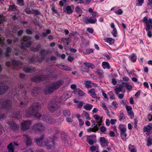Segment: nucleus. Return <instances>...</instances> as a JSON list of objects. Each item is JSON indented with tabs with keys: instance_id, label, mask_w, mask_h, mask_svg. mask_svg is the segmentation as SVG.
Returning a JSON list of instances; mask_svg holds the SVG:
<instances>
[{
	"instance_id": "3",
	"label": "nucleus",
	"mask_w": 152,
	"mask_h": 152,
	"mask_svg": "<svg viewBox=\"0 0 152 152\" xmlns=\"http://www.w3.org/2000/svg\"><path fill=\"white\" fill-rule=\"evenodd\" d=\"M63 83L64 82L63 81L60 80L47 86L44 90V92L45 94V95H48L51 94L54 90H56L61 86L63 84Z\"/></svg>"
},
{
	"instance_id": "23",
	"label": "nucleus",
	"mask_w": 152,
	"mask_h": 152,
	"mask_svg": "<svg viewBox=\"0 0 152 152\" xmlns=\"http://www.w3.org/2000/svg\"><path fill=\"white\" fill-rule=\"evenodd\" d=\"M83 107L84 109L87 110H90L92 108L93 105L89 104H87L84 105Z\"/></svg>"
},
{
	"instance_id": "57",
	"label": "nucleus",
	"mask_w": 152,
	"mask_h": 152,
	"mask_svg": "<svg viewBox=\"0 0 152 152\" xmlns=\"http://www.w3.org/2000/svg\"><path fill=\"white\" fill-rule=\"evenodd\" d=\"M32 14H34L35 15H37L39 14V12L38 10H32Z\"/></svg>"
},
{
	"instance_id": "12",
	"label": "nucleus",
	"mask_w": 152,
	"mask_h": 152,
	"mask_svg": "<svg viewBox=\"0 0 152 152\" xmlns=\"http://www.w3.org/2000/svg\"><path fill=\"white\" fill-rule=\"evenodd\" d=\"M145 29L146 31L152 29V19L149 18L146 22Z\"/></svg>"
},
{
	"instance_id": "54",
	"label": "nucleus",
	"mask_w": 152,
	"mask_h": 152,
	"mask_svg": "<svg viewBox=\"0 0 152 152\" xmlns=\"http://www.w3.org/2000/svg\"><path fill=\"white\" fill-rule=\"evenodd\" d=\"M115 13L117 15H121L122 14L123 11L122 10H116Z\"/></svg>"
},
{
	"instance_id": "13",
	"label": "nucleus",
	"mask_w": 152,
	"mask_h": 152,
	"mask_svg": "<svg viewBox=\"0 0 152 152\" xmlns=\"http://www.w3.org/2000/svg\"><path fill=\"white\" fill-rule=\"evenodd\" d=\"M45 77L43 75H40L36 76L32 78V80L34 82H40L42 80H45Z\"/></svg>"
},
{
	"instance_id": "5",
	"label": "nucleus",
	"mask_w": 152,
	"mask_h": 152,
	"mask_svg": "<svg viewBox=\"0 0 152 152\" xmlns=\"http://www.w3.org/2000/svg\"><path fill=\"white\" fill-rule=\"evenodd\" d=\"M32 130L35 134L39 132H43L45 130V127L41 123H38L34 124L31 127Z\"/></svg>"
},
{
	"instance_id": "59",
	"label": "nucleus",
	"mask_w": 152,
	"mask_h": 152,
	"mask_svg": "<svg viewBox=\"0 0 152 152\" xmlns=\"http://www.w3.org/2000/svg\"><path fill=\"white\" fill-rule=\"evenodd\" d=\"M49 116H48L47 115H43L42 116H41L42 118V120L44 121V120H47Z\"/></svg>"
},
{
	"instance_id": "25",
	"label": "nucleus",
	"mask_w": 152,
	"mask_h": 152,
	"mask_svg": "<svg viewBox=\"0 0 152 152\" xmlns=\"http://www.w3.org/2000/svg\"><path fill=\"white\" fill-rule=\"evenodd\" d=\"M84 84L85 85L86 87L87 88H91V86L90 84H91V81L89 80H85L84 81Z\"/></svg>"
},
{
	"instance_id": "15",
	"label": "nucleus",
	"mask_w": 152,
	"mask_h": 152,
	"mask_svg": "<svg viewBox=\"0 0 152 152\" xmlns=\"http://www.w3.org/2000/svg\"><path fill=\"white\" fill-rule=\"evenodd\" d=\"M23 70L27 73H32L35 71V69L33 67L31 66L25 67L23 68Z\"/></svg>"
},
{
	"instance_id": "55",
	"label": "nucleus",
	"mask_w": 152,
	"mask_h": 152,
	"mask_svg": "<svg viewBox=\"0 0 152 152\" xmlns=\"http://www.w3.org/2000/svg\"><path fill=\"white\" fill-rule=\"evenodd\" d=\"M112 34L115 37H117V31L116 29H113Z\"/></svg>"
},
{
	"instance_id": "10",
	"label": "nucleus",
	"mask_w": 152,
	"mask_h": 152,
	"mask_svg": "<svg viewBox=\"0 0 152 152\" xmlns=\"http://www.w3.org/2000/svg\"><path fill=\"white\" fill-rule=\"evenodd\" d=\"M9 88L8 86L0 83V96L4 94Z\"/></svg>"
},
{
	"instance_id": "60",
	"label": "nucleus",
	"mask_w": 152,
	"mask_h": 152,
	"mask_svg": "<svg viewBox=\"0 0 152 152\" xmlns=\"http://www.w3.org/2000/svg\"><path fill=\"white\" fill-rule=\"evenodd\" d=\"M16 9L14 4H12L9 6V10H15Z\"/></svg>"
},
{
	"instance_id": "21",
	"label": "nucleus",
	"mask_w": 152,
	"mask_h": 152,
	"mask_svg": "<svg viewBox=\"0 0 152 152\" xmlns=\"http://www.w3.org/2000/svg\"><path fill=\"white\" fill-rule=\"evenodd\" d=\"M7 148L8 150V152H14V145L12 143H11L9 144Z\"/></svg>"
},
{
	"instance_id": "51",
	"label": "nucleus",
	"mask_w": 152,
	"mask_h": 152,
	"mask_svg": "<svg viewBox=\"0 0 152 152\" xmlns=\"http://www.w3.org/2000/svg\"><path fill=\"white\" fill-rule=\"evenodd\" d=\"M83 103L82 102H80L77 104V107L79 108H81L83 105Z\"/></svg>"
},
{
	"instance_id": "9",
	"label": "nucleus",
	"mask_w": 152,
	"mask_h": 152,
	"mask_svg": "<svg viewBox=\"0 0 152 152\" xmlns=\"http://www.w3.org/2000/svg\"><path fill=\"white\" fill-rule=\"evenodd\" d=\"M100 141L101 146L104 148L108 146V141L104 137H101L100 138Z\"/></svg>"
},
{
	"instance_id": "33",
	"label": "nucleus",
	"mask_w": 152,
	"mask_h": 152,
	"mask_svg": "<svg viewBox=\"0 0 152 152\" xmlns=\"http://www.w3.org/2000/svg\"><path fill=\"white\" fill-rule=\"evenodd\" d=\"M11 48L10 47H8L6 49V51L5 53L6 56L9 57V53H11Z\"/></svg>"
},
{
	"instance_id": "24",
	"label": "nucleus",
	"mask_w": 152,
	"mask_h": 152,
	"mask_svg": "<svg viewBox=\"0 0 152 152\" xmlns=\"http://www.w3.org/2000/svg\"><path fill=\"white\" fill-rule=\"evenodd\" d=\"M90 150L91 152H99V148L98 146H92L90 148Z\"/></svg>"
},
{
	"instance_id": "4",
	"label": "nucleus",
	"mask_w": 152,
	"mask_h": 152,
	"mask_svg": "<svg viewBox=\"0 0 152 152\" xmlns=\"http://www.w3.org/2000/svg\"><path fill=\"white\" fill-rule=\"evenodd\" d=\"M60 104L57 99L54 98L50 101L48 103V108L50 111H54L59 108Z\"/></svg>"
},
{
	"instance_id": "20",
	"label": "nucleus",
	"mask_w": 152,
	"mask_h": 152,
	"mask_svg": "<svg viewBox=\"0 0 152 152\" xmlns=\"http://www.w3.org/2000/svg\"><path fill=\"white\" fill-rule=\"evenodd\" d=\"M88 93L90 94L91 96L93 98H95L96 97V94L94 88L89 90Z\"/></svg>"
},
{
	"instance_id": "31",
	"label": "nucleus",
	"mask_w": 152,
	"mask_h": 152,
	"mask_svg": "<svg viewBox=\"0 0 152 152\" xmlns=\"http://www.w3.org/2000/svg\"><path fill=\"white\" fill-rule=\"evenodd\" d=\"M62 42L65 45H68L69 44V38H62L61 39Z\"/></svg>"
},
{
	"instance_id": "28",
	"label": "nucleus",
	"mask_w": 152,
	"mask_h": 152,
	"mask_svg": "<svg viewBox=\"0 0 152 152\" xmlns=\"http://www.w3.org/2000/svg\"><path fill=\"white\" fill-rule=\"evenodd\" d=\"M123 85L124 87H126V88L128 90H130L132 89V86L128 85L127 83L126 82H123Z\"/></svg>"
},
{
	"instance_id": "17",
	"label": "nucleus",
	"mask_w": 152,
	"mask_h": 152,
	"mask_svg": "<svg viewBox=\"0 0 152 152\" xmlns=\"http://www.w3.org/2000/svg\"><path fill=\"white\" fill-rule=\"evenodd\" d=\"M40 91V88L39 87H35L32 90L31 94L33 96H36Z\"/></svg>"
},
{
	"instance_id": "46",
	"label": "nucleus",
	"mask_w": 152,
	"mask_h": 152,
	"mask_svg": "<svg viewBox=\"0 0 152 152\" xmlns=\"http://www.w3.org/2000/svg\"><path fill=\"white\" fill-rule=\"evenodd\" d=\"M87 141H88L89 144L90 145H93L94 142V140H93L91 139H90L88 138H87Z\"/></svg>"
},
{
	"instance_id": "18",
	"label": "nucleus",
	"mask_w": 152,
	"mask_h": 152,
	"mask_svg": "<svg viewBox=\"0 0 152 152\" xmlns=\"http://www.w3.org/2000/svg\"><path fill=\"white\" fill-rule=\"evenodd\" d=\"M9 125L10 126V127L11 129L15 130L16 131L17 129V127L16 124L13 121H10L8 123Z\"/></svg>"
},
{
	"instance_id": "50",
	"label": "nucleus",
	"mask_w": 152,
	"mask_h": 152,
	"mask_svg": "<svg viewBox=\"0 0 152 152\" xmlns=\"http://www.w3.org/2000/svg\"><path fill=\"white\" fill-rule=\"evenodd\" d=\"M92 128L93 130V132H96L99 130V128L97 126V125H96Z\"/></svg>"
},
{
	"instance_id": "39",
	"label": "nucleus",
	"mask_w": 152,
	"mask_h": 152,
	"mask_svg": "<svg viewBox=\"0 0 152 152\" xmlns=\"http://www.w3.org/2000/svg\"><path fill=\"white\" fill-rule=\"evenodd\" d=\"M147 145L149 146L152 144V139L150 137H148L147 139Z\"/></svg>"
},
{
	"instance_id": "11",
	"label": "nucleus",
	"mask_w": 152,
	"mask_h": 152,
	"mask_svg": "<svg viewBox=\"0 0 152 152\" xmlns=\"http://www.w3.org/2000/svg\"><path fill=\"white\" fill-rule=\"evenodd\" d=\"M83 21L84 23L86 24L88 23H94L97 21V19L96 18H94V19H92L91 18H88V17H85L83 19Z\"/></svg>"
},
{
	"instance_id": "64",
	"label": "nucleus",
	"mask_w": 152,
	"mask_h": 152,
	"mask_svg": "<svg viewBox=\"0 0 152 152\" xmlns=\"http://www.w3.org/2000/svg\"><path fill=\"white\" fill-rule=\"evenodd\" d=\"M144 0H137L138 3V5L139 6H141L144 2Z\"/></svg>"
},
{
	"instance_id": "14",
	"label": "nucleus",
	"mask_w": 152,
	"mask_h": 152,
	"mask_svg": "<svg viewBox=\"0 0 152 152\" xmlns=\"http://www.w3.org/2000/svg\"><path fill=\"white\" fill-rule=\"evenodd\" d=\"M23 138L26 140V144L27 146H29L31 145V139L30 137L27 134L23 135Z\"/></svg>"
},
{
	"instance_id": "8",
	"label": "nucleus",
	"mask_w": 152,
	"mask_h": 152,
	"mask_svg": "<svg viewBox=\"0 0 152 152\" xmlns=\"http://www.w3.org/2000/svg\"><path fill=\"white\" fill-rule=\"evenodd\" d=\"M31 124L30 121H26L21 124V129L23 131H26L29 129L30 126Z\"/></svg>"
},
{
	"instance_id": "48",
	"label": "nucleus",
	"mask_w": 152,
	"mask_h": 152,
	"mask_svg": "<svg viewBox=\"0 0 152 152\" xmlns=\"http://www.w3.org/2000/svg\"><path fill=\"white\" fill-rule=\"evenodd\" d=\"M5 19V17L1 15H0V24L3 22Z\"/></svg>"
},
{
	"instance_id": "7",
	"label": "nucleus",
	"mask_w": 152,
	"mask_h": 152,
	"mask_svg": "<svg viewBox=\"0 0 152 152\" xmlns=\"http://www.w3.org/2000/svg\"><path fill=\"white\" fill-rule=\"evenodd\" d=\"M3 109H10L12 106V101L8 99H2Z\"/></svg>"
},
{
	"instance_id": "42",
	"label": "nucleus",
	"mask_w": 152,
	"mask_h": 152,
	"mask_svg": "<svg viewBox=\"0 0 152 152\" xmlns=\"http://www.w3.org/2000/svg\"><path fill=\"white\" fill-rule=\"evenodd\" d=\"M57 137L55 135H53L52 138L53 145H51L53 146V147L55 145V143L54 142L55 140H57Z\"/></svg>"
},
{
	"instance_id": "36",
	"label": "nucleus",
	"mask_w": 152,
	"mask_h": 152,
	"mask_svg": "<svg viewBox=\"0 0 152 152\" xmlns=\"http://www.w3.org/2000/svg\"><path fill=\"white\" fill-rule=\"evenodd\" d=\"M94 51L92 49H86L85 52H84V53L86 54H89L91 53H92Z\"/></svg>"
},
{
	"instance_id": "19",
	"label": "nucleus",
	"mask_w": 152,
	"mask_h": 152,
	"mask_svg": "<svg viewBox=\"0 0 152 152\" xmlns=\"http://www.w3.org/2000/svg\"><path fill=\"white\" fill-rule=\"evenodd\" d=\"M123 88L124 86L123 85V83H122V84L120 85L119 87L116 88L115 89L116 94H118L119 93L123 90Z\"/></svg>"
},
{
	"instance_id": "22",
	"label": "nucleus",
	"mask_w": 152,
	"mask_h": 152,
	"mask_svg": "<svg viewBox=\"0 0 152 152\" xmlns=\"http://www.w3.org/2000/svg\"><path fill=\"white\" fill-rule=\"evenodd\" d=\"M93 117L97 121V123H102V118L99 117L98 115H93Z\"/></svg>"
},
{
	"instance_id": "43",
	"label": "nucleus",
	"mask_w": 152,
	"mask_h": 152,
	"mask_svg": "<svg viewBox=\"0 0 152 152\" xmlns=\"http://www.w3.org/2000/svg\"><path fill=\"white\" fill-rule=\"evenodd\" d=\"M145 130L144 131L145 132H149L151 130L152 127L151 126L148 125L146 128H145Z\"/></svg>"
},
{
	"instance_id": "61",
	"label": "nucleus",
	"mask_w": 152,
	"mask_h": 152,
	"mask_svg": "<svg viewBox=\"0 0 152 152\" xmlns=\"http://www.w3.org/2000/svg\"><path fill=\"white\" fill-rule=\"evenodd\" d=\"M84 116L86 119L90 120L89 114L87 112H86L84 115Z\"/></svg>"
},
{
	"instance_id": "41",
	"label": "nucleus",
	"mask_w": 152,
	"mask_h": 152,
	"mask_svg": "<svg viewBox=\"0 0 152 152\" xmlns=\"http://www.w3.org/2000/svg\"><path fill=\"white\" fill-rule=\"evenodd\" d=\"M106 41L111 44H113L115 40L111 38H108L106 39Z\"/></svg>"
},
{
	"instance_id": "53",
	"label": "nucleus",
	"mask_w": 152,
	"mask_h": 152,
	"mask_svg": "<svg viewBox=\"0 0 152 152\" xmlns=\"http://www.w3.org/2000/svg\"><path fill=\"white\" fill-rule=\"evenodd\" d=\"M77 93L80 96H82L84 95V92L81 90H79L78 91Z\"/></svg>"
},
{
	"instance_id": "56",
	"label": "nucleus",
	"mask_w": 152,
	"mask_h": 152,
	"mask_svg": "<svg viewBox=\"0 0 152 152\" xmlns=\"http://www.w3.org/2000/svg\"><path fill=\"white\" fill-rule=\"evenodd\" d=\"M101 106L102 107H103L105 110H108L105 103H102L101 104Z\"/></svg>"
},
{
	"instance_id": "26",
	"label": "nucleus",
	"mask_w": 152,
	"mask_h": 152,
	"mask_svg": "<svg viewBox=\"0 0 152 152\" xmlns=\"http://www.w3.org/2000/svg\"><path fill=\"white\" fill-rule=\"evenodd\" d=\"M44 121L50 124L55 122V121L53 120L51 117L49 116L48 120H44Z\"/></svg>"
},
{
	"instance_id": "32",
	"label": "nucleus",
	"mask_w": 152,
	"mask_h": 152,
	"mask_svg": "<svg viewBox=\"0 0 152 152\" xmlns=\"http://www.w3.org/2000/svg\"><path fill=\"white\" fill-rule=\"evenodd\" d=\"M51 33V31L49 29H47L45 32H42V36L43 37H46L47 36V35Z\"/></svg>"
},
{
	"instance_id": "27",
	"label": "nucleus",
	"mask_w": 152,
	"mask_h": 152,
	"mask_svg": "<svg viewBox=\"0 0 152 152\" xmlns=\"http://www.w3.org/2000/svg\"><path fill=\"white\" fill-rule=\"evenodd\" d=\"M119 128L121 132H126V128L124 125L120 124L119 126Z\"/></svg>"
},
{
	"instance_id": "6",
	"label": "nucleus",
	"mask_w": 152,
	"mask_h": 152,
	"mask_svg": "<svg viewBox=\"0 0 152 152\" xmlns=\"http://www.w3.org/2000/svg\"><path fill=\"white\" fill-rule=\"evenodd\" d=\"M84 66H83L81 67L82 71L83 72H88L89 71V67L93 69L95 67L94 64L90 63H84Z\"/></svg>"
},
{
	"instance_id": "44",
	"label": "nucleus",
	"mask_w": 152,
	"mask_h": 152,
	"mask_svg": "<svg viewBox=\"0 0 152 152\" xmlns=\"http://www.w3.org/2000/svg\"><path fill=\"white\" fill-rule=\"evenodd\" d=\"M34 31L33 30H31L29 29H27L26 30V32L28 34H31Z\"/></svg>"
},
{
	"instance_id": "16",
	"label": "nucleus",
	"mask_w": 152,
	"mask_h": 152,
	"mask_svg": "<svg viewBox=\"0 0 152 152\" xmlns=\"http://www.w3.org/2000/svg\"><path fill=\"white\" fill-rule=\"evenodd\" d=\"M31 41H29L26 43H22L21 44L20 48L23 49H26V48L29 47L31 45Z\"/></svg>"
},
{
	"instance_id": "62",
	"label": "nucleus",
	"mask_w": 152,
	"mask_h": 152,
	"mask_svg": "<svg viewBox=\"0 0 152 152\" xmlns=\"http://www.w3.org/2000/svg\"><path fill=\"white\" fill-rule=\"evenodd\" d=\"M64 68L63 69L66 71H71V70L70 67L67 66H65Z\"/></svg>"
},
{
	"instance_id": "35",
	"label": "nucleus",
	"mask_w": 152,
	"mask_h": 152,
	"mask_svg": "<svg viewBox=\"0 0 152 152\" xmlns=\"http://www.w3.org/2000/svg\"><path fill=\"white\" fill-rule=\"evenodd\" d=\"M125 132H121L120 133L121 136L123 140H124L127 136V134L125 133Z\"/></svg>"
},
{
	"instance_id": "30",
	"label": "nucleus",
	"mask_w": 152,
	"mask_h": 152,
	"mask_svg": "<svg viewBox=\"0 0 152 152\" xmlns=\"http://www.w3.org/2000/svg\"><path fill=\"white\" fill-rule=\"evenodd\" d=\"M63 113L65 116H69L70 115V111L68 110H65L63 111Z\"/></svg>"
},
{
	"instance_id": "2",
	"label": "nucleus",
	"mask_w": 152,
	"mask_h": 152,
	"mask_svg": "<svg viewBox=\"0 0 152 152\" xmlns=\"http://www.w3.org/2000/svg\"><path fill=\"white\" fill-rule=\"evenodd\" d=\"M41 107V105L38 103L32 104L28 112V114L30 116L34 115L39 119L42 115L38 113V111Z\"/></svg>"
},
{
	"instance_id": "34",
	"label": "nucleus",
	"mask_w": 152,
	"mask_h": 152,
	"mask_svg": "<svg viewBox=\"0 0 152 152\" xmlns=\"http://www.w3.org/2000/svg\"><path fill=\"white\" fill-rule=\"evenodd\" d=\"M48 53L47 51H45V49H42L40 51V54L42 56H44Z\"/></svg>"
},
{
	"instance_id": "1",
	"label": "nucleus",
	"mask_w": 152,
	"mask_h": 152,
	"mask_svg": "<svg viewBox=\"0 0 152 152\" xmlns=\"http://www.w3.org/2000/svg\"><path fill=\"white\" fill-rule=\"evenodd\" d=\"M34 140L37 145L39 146L46 147L48 149H52L53 148V146L50 144V140L48 138H45L44 134H42L40 137L35 138Z\"/></svg>"
},
{
	"instance_id": "29",
	"label": "nucleus",
	"mask_w": 152,
	"mask_h": 152,
	"mask_svg": "<svg viewBox=\"0 0 152 152\" xmlns=\"http://www.w3.org/2000/svg\"><path fill=\"white\" fill-rule=\"evenodd\" d=\"M102 65L104 69L107 68L109 69L110 68V65L108 62H103L102 63Z\"/></svg>"
},
{
	"instance_id": "45",
	"label": "nucleus",
	"mask_w": 152,
	"mask_h": 152,
	"mask_svg": "<svg viewBox=\"0 0 152 152\" xmlns=\"http://www.w3.org/2000/svg\"><path fill=\"white\" fill-rule=\"evenodd\" d=\"M12 64L15 66H17L18 64V61L15 60H13L12 61Z\"/></svg>"
},
{
	"instance_id": "63",
	"label": "nucleus",
	"mask_w": 152,
	"mask_h": 152,
	"mask_svg": "<svg viewBox=\"0 0 152 152\" xmlns=\"http://www.w3.org/2000/svg\"><path fill=\"white\" fill-rule=\"evenodd\" d=\"M71 88L74 90H77L76 86L75 84H72L70 86Z\"/></svg>"
},
{
	"instance_id": "38",
	"label": "nucleus",
	"mask_w": 152,
	"mask_h": 152,
	"mask_svg": "<svg viewBox=\"0 0 152 152\" xmlns=\"http://www.w3.org/2000/svg\"><path fill=\"white\" fill-rule=\"evenodd\" d=\"M23 41L27 42L30 40L31 39V37L27 36H24L23 38Z\"/></svg>"
},
{
	"instance_id": "49",
	"label": "nucleus",
	"mask_w": 152,
	"mask_h": 152,
	"mask_svg": "<svg viewBox=\"0 0 152 152\" xmlns=\"http://www.w3.org/2000/svg\"><path fill=\"white\" fill-rule=\"evenodd\" d=\"M125 117L123 113H121L120 114L119 120L121 121L122 119H124Z\"/></svg>"
},
{
	"instance_id": "58",
	"label": "nucleus",
	"mask_w": 152,
	"mask_h": 152,
	"mask_svg": "<svg viewBox=\"0 0 152 152\" xmlns=\"http://www.w3.org/2000/svg\"><path fill=\"white\" fill-rule=\"evenodd\" d=\"M96 72L99 75L100 77H102L103 73L101 70L98 69L96 71Z\"/></svg>"
},
{
	"instance_id": "47",
	"label": "nucleus",
	"mask_w": 152,
	"mask_h": 152,
	"mask_svg": "<svg viewBox=\"0 0 152 152\" xmlns=\"http://www.w3.org/2000/svg\"><path fill=\"white\" fill-rule=\"evenodd\" d=\"M89 12L91 13V15L93 17H95L96 15V12L93 11V10H88Z\"/></svg>"
},
{
	"instance_id": "40",
	"label": "nucleus",
	"mask_w": 152,
	"mask_h": 152,
	"mask_svg": "<svg viewBox=\"0 0 152 152\" xmlns=\"http://www.w3.org/2000/svg\"><path fill=\"white\" fill-rule=\"evenodd\" d=\"M130 58L133 62H135L136 61L137 59L135 54H134L132 55Z\"/></svg>"
},
{
	"instance_id": "37",
	"label": "nucleus",
	"mask_w": 152,
	"mask_h": 152,
	"mask_svg": "<svg viewBox=\"0 0 152 152\" xmlns=\"http://www.w3.org/2000/svg\"><path fill=\"white\" fill-rule=\"evenodd\" d=\"M108 94L110 95V98L111 99H115V98L114 96V94L112 91H110L108 93Z\"/></svg>"
},
{
	"instance_id": "52",
	"label": "nucleus",
	"mask_w": 152,
	"mask_h": 152,
	"mask_svg": "<svg viewBox=\"0 0 152 152\" xmlns=\"http://www.w3.org/2000/svg\"><path fill=\"white\" fill-rule=\"evenodd\" d=\"M12 32L13 33H16L17 32L18 35H19V31H18V29L16 27H15L13 29Z\"/></svg>"
}]
</instances>
